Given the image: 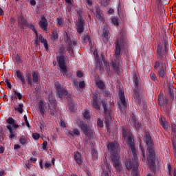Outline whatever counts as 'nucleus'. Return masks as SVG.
Here are the masks:
<instances>
[{
  "label": "nucleus",
  "mask_w": 176,
  "mask_h": 176,
  "mask_svg": "<svg viewBox=\"0 0 176 176\" xmlns=\"http://www.w3.org/2000/svg\"><path fill=\"white\" fill-rule=\"evenodd\" d=\"M38 109L41 115H45V112H46V111H45V103H43V100H40L38 102Z\"/></svg>",
  "instance_id": "31"
},
{
  "label": "nucleus",
  "mask_w": 176,
  "mask_h": 176,
  "mask_svg": "<svg viewBox=\"0 0 176 176\" xmlns=\"http://www.w3.org/2000/svg\"><path fill=\"white\" fill-rule=\"evenodd\" d=\"M150 78L151 80H153V81L156 80V74H155V73L153 72L150 73Z\"/></svg>",
  "instance_id": "54"
},
{
  "label": "nucleus",
  "mask_w": 176,
  "mask_h": 176,
  "mask_svg": "<svg viewBox=\"0 0 176 176\" xmlns=\"http://www.w3.org/2000/svg\"><path fill=\"white\" fill-rule=\"evenodd\" d=\"M103 95L104 97H109V96H111V92L109 91H104Z\"/></svg>",
  "instance_id": "61"
},
{
  "label": "nucleus",
  "mask_w": 176,
  "mask_h": 176,
  "mask_svg": "<svg viewBox=\"0 0 176 176\" xmlns=\"http://www.w3.org/2000/svg\"><path fill=\"white\" fill-rule=\"evenodd\" d=\"M28 21L23 16H19L18 18V25L19 28L24 30L27 27Z\"/></svg>",
  "instance_id": "18"
},
{
  "label": "nucleus",
  "mask_w": 176,
  "mask_h": 176,
  "mask_svg": "<svg viewBox=\"0 0 176 176\" xmlns=\"http://www.w3.org/2000/svg\"><path fill=\"white\" fill-rule=\"evenodd\" d=\"M14 93L15 94V96L18 97L19 100H21V98H23V95L19 92H17V91H14Z\"/></svg>",
  "instance_id": "51"
},
{
  "label": "nucleus",
  "mask_w": 176,
  "mask_h": 176,
  "mask_svg": "<svg viewBox=\"0 0 176 176\" xmlns=\"http://www.w3.org/2000/svg\"><path fill=\"white\" fill-rule=\"evenodd\" d=\"M83 115H84L85 119H89V118H90V114H89V111H85Z\"/></svg>",
  "instance_id": "59"
},
{
  "label": "nucleus",
  "mask_w": 176,
  "mask_h": 176,
  "mask_svg": "<svg viewBox=\"0 0 176 176\" xmlns=\"http://www.w3.org/2000/svg\"><path fill=\"white\" fill-rule=\"evenodd\" d=\"M68 134H69L71 137H74V135H80V132L78 129H74L73 131H69Z\"/></svg>",
  "instance_id": "35"
},
{
  "label": "nucleus",
  "mask_w": 176,
  "mask_h": 176,
  "mask_svg": "<svg viewBox=\"0 0 176 176\" xmlns=\"http://www.w3.org/2000/svg\"><path fill=\"white\" fill-rule=\"evenodd\" d=\"M167 167H168V174L170 176H176V168H175L173 170V174L172 172L173 167L171 166V164L168 163L167 164Z\"/></svg>",
  "instance_id": "33"
},
{
  "label": "nucleus",
  "mask_w": 176,
  "mask_h": 176,
  "mask_svg": "<svg viewBox=\"0 0 176 176\" xmlns=\"http://www.w3.org/2000/svg\"><path fill=\"white\" fill-rule=\"evenodd\" d=\"M92 98V105L94 108H95L96 111H100V105H101V102H100V100H98V98H97L96 96H93Z\"/></svg>",
  "instance_id": "23"
},
{
  "label": "nucleus",
  "mask_w": 176,
  "mask_h": 176,
  "mask_svg": "<svg viewBox=\"0 0 176 176\" xmlns=\"http://www.w3.org/2000/svg\"><path fill=\"white\" fill-rule=\"evenodd\" d=\"M23 107H24L23 104H19L18 107L17 106L14 107V109L19 112V113H23Z\"/></svg>",
  "instance_id": "39"
},
{
  "label": "nucleus",
  "mask_w": 176,
  "mask_h": 176,
  "mask_svg": "<svg viewBox=\"0 0 176 176\" xmlns=\"http://www.w3.org/2000/svg\"><path fill=\"white\" fill-rule=\"evenodd\" d=\"M72 45H73V46H76V45H78V41H74L73 43L72 41H70V43L68 45L67 50L72 57V56H74V47H72Z\"/></svg>",
  "instance_id": "28"
},
{
  "label": "nucleus",
  "mask_w": 176,
  "mask_h": 176,
  "mask_svg": "<svg viewBox=\"0 0 176 176\" xmlns=\"http://www.w3.org/2000/svg\"><path fill=\"white\" fill-rule=\"evenodd\" d=\"M102 36H103L104 42H108V39H109V29H108V27H103Z\"/></svg>",
  "instance_id": "22"
},
{
  "label": "nucleus",
  "mask_w": 176,
  "mask_h": 176,
  "mask_svg": "<svg viewBox=\"0 0 176 176\" xmlns=\"http://www.w3.org/2000/svg\"><path fill=\"white\" fill-rule=\"evenodd\" d=\"M133 82L135 83V89L133 90V98L135 100V102L138 104V105H141L142 102V98H141V92H140V87L138 84V74L137 73H135L133 74Z\"/></svg>",
  "instance_id": "9"
},
{
  "label": "nucleus",
  "mask_w": 176,
  "mask_h": 176,
  "mask_svg": "<svg viewBox=\"0 0 176 176\" xmlns=\"http://www.w3.org/2000/svg\"><path fill=\"white\" fill-rule=\"evenodd\" d=\"M122 135L124 138H127L129 148H130L132 152V155H135V153H137L135 152V143H134V136L133 135V133L130 132V130H129V129L123 127Z\"/></svg>",
  "instance_id": "8"
},
{
  "label": "nucleus",
  "mask_w": 176,
  "mask_h": 176,
  "mask_svg": "<svg viewBox=\"0 0 176 176\" xmlns=\"http://www.w3.org/2000/svg\"><path fill=\"white\" fill-rule=\"evenodd\" d=\"M124 46V40L118 38L116 41V52H115V57H116V62L112 63L113 68L114 71L116 72H120V69L119 68V65H120V52H122V47Z\"/></svg>",
  "instance_id": "5"
},
{
  "label": "nucleus",
  "mask_w": 176,
  "mask_h": 176,
  "mask_svg": "<svg viewBox=\"0 0 176 176\" xmlns=\"http://www.w3.org/2000/svg\"><path fill=\"white\" fill-rule=\"evenodd\" d=\"M159 122L162 129H164L165 131H168V129H170V122L166 120V117H164V116H160Z\"/></svg>",
  "instance_id": "14"
},
{
  "label": "nucleus",
  "mask_w": 176,
  "mask_h": 176,
  "mask_svg": "<svg viewBox=\"0 0 176 176\" xmlns=\"http://www.w3.org/2000/svg\"><path fill=\"white\" fill-rule=\"evenodd\" d=\"M111 21L114 25H119V21H118V19L112 18Z\"/></svg>",
  "instance_id": "55"
},
{
  "label": "nucleus",
  "mask_w": 176,
  "mask_h": 176,
  "mask_svg": "<svg viewBox=\"0 0 176 176\" xmlns=\"http://www.w3.org/2000/svg\"><path fill=\"white\" fill-rule=\"evenodd\" d=\"M80 89H85V81H81L79 82Z\"/></svg>",
  "instance_id": "63"
},
{
  "label": "nucleus",
  "mask_w": 176,
  "mask_h": 176,
  "mask_svg": "<svg viewBox=\"0 0 176 176\" xmlns=\"http://www.w3.org/2000/svg\"><path fill=\"white\" fill-rule=\"evenodd\" d=\"M133 155L132 160H128L126 162V167L128 170H132V176H140L138 175V166H140V162H138V157H137V153H135V154Z\"/></svg>",
  "instance_id": "7"
},
{
  "label": "nucleus",
  "mask_w": 176,
  "mask_h": 176,
  "mask_svg": "<svg viewBox=\"0 0 176 176\" xmlns=\"http://www.w3.org/2000/svg\"><path fill=\"white\" fill-rule=\"evenodd\" d=\"M48 101L52 107H55V105H56V99L54 98V97H53V96L50 95L49 96Z\"/></svg>",
  "instance_id": "37"
},
{
  "label": "nucleus",
  "mask_w": 176,
  "mask_h": 176,
  "mask_svg": "<svg viewBox=\"0 0 176 176\" xmlns=\"http://www.w3.org/2000/svg\"><path fill=\"white\" fill-rule=\"evenodd\" d=\"M38 25L40 28L43 29L44 31L47 30V26L49 24L47 23V19L44 16H41V20L38 22Z\"/></svg>",
  "instance_id": "19"
},
{
  "label": "nucleus",
  "mask_w": 176,
  "mask_h": 176,
  "mask_svg": "<svg viewBox=\"0 0 176 176\" xmlns=\"http://www.w3.org/2000/svg\"><path fill=\"white\" fill-rule=\"evenodd\" d=\"M28 141H30V139L28 138H19V142L20 144H21V145H25V144H27V142H28Z\"/></svg>",
  "instance_id": "38"
},
{
  "label": "nucleus",
  "mask_w": 176,
  "mask_h": 176,
  "mask_svg": "<svg viewBox=\"0 0 176 176\" xmlns=\"http://www.w3.org/2000/svg\"><path fill=\"white\" fill-rule=\"evenodd\" d=\"M58 53H59L60 56H65L64 54H65V49H64L63 47H61L58 50Z\"/></svg>",
  "instance_id": "50"
},
{
  "label": "nucleus",
  "mask_w": 176,
  "mask_h": 176,
  "mask_svg": "<svg viewBox=\"0 0 176 176\" xmlns=\"http://www.w3.org/2000/svg\"><path fill=\"white\" fill-rule=\"evenodd\" d=\"M109 124H111V116H109V113L107 118H106V126L107 129H109Z\"/></svg>",
  "instance_id": "46"
},
{
  "label": "nucleus",
  "mask_w": 176,
  "mask_h": 176,
  "mask_svg": "<svg viewBox=\"0 0 176 176\" xmlns=\"http://www.w3.org/2000/svg\"><path fill=\"white\" fill-rule=\"evenodd\" d=\"M38 39H39L41 43L43 44L44 47L46 49V50H49V45H47V40L45 39V38H43V36H42V34H40L38 36Z\"/></svg>",
  "instance_id": "30"
},
{
  "label": "nucleus",
  "mask_w": 176,
  "mask_h": 176,
  "mask_svg": "<svg viewBox=\"0 0 176 176\" xmlns=\"http://www.w3.org/2000/svg\"><path fill=\"white\" fill-rule=\"evenodd\" d=\"M23 118H24V120H25V122L26 124V126L28 127H31V125H30V122H28V118H27V116L24 115Z\"/></svg>",
  "instance_id": "53"
},
{
  "label": "nucleus",
  "mask_w": 176,
  "mask_h": 176,
  "mask_svg": "<svg viewBox=\"0 0 176 176\" xmlns=\"http://www.w3.org/2000/svg\"><path fill=\"white\" fill-rule=\"evenodd\" d=\"M102 176H109V172L111 171V168H109V165L108 164V163H104L102 165Z\"/></svg>",
  "instance_id": "25"
},
{
  "label": "nucleus",
  "mask_w": 176,
  "mask_h": 176,
  "mask_svg": "<svg viewBox=\"0 0 176 176\" xmlns=\"http://www.w3.org/2000/svg\"><path fill=\"white\" fill-rule=\"evenodd\" d=\"M76 27L78 34H83V31H85V21L79 19V21H77Z\"/></svg>",
  "instance_id": "17"
},
{
  "label": "nucleus",
  "mask_w": 176,
  "mask_h": 176,
  "mask_svg": "<svg viewBox=\"0 0 176 176\" xmlns=\"http://www.w3.org/2000/svg\"><path fill=\"white\" fill-rule=\"evenodd\" d=\"M140 149H141L142 153V162H145L146 160L145 157V149H144V146L142 145H140Z\"/></svg>",
  "instance_id": "40"
},
{
  "label": "nucleus",
  "mask_w": 176,
  "mask_h": 176,
  "mask_svg": "<svg viewBox=\"0 0 176 176\" xmlns=\"http://www.w3.org/2000/svg\"><path fill=\"white\" fill-rule=\"evenodd\" d=\"M172 134L173 136L171 138L172 145L176 144V122H172L170 124Z\"/></svg>",
  "instance_id": "20"
},
{
  "label": "nucleus",
  "mask_w": 176,
  "mask_h": 176,
  "mask_svg": "<svg viewBox=\"0 0 176 176\" xmlns=\"http://www.w3.org/2000/svg\"><path fill=\"white\" fill-rule=\"evenodd\" d=\"M98 126H99V127H103L104 126V122H102V120H101V119L98 118Z\"/></svg>",
  "instance_id": "52"
},
{
  "label": "nucleus",
  "mask_w": 176,
  "mask_h": 176,
  "mask_svg": "<svg viewBox=\"0 0 176 176\" xmlns=\"http://www.w3.org/2000/svg\"><path fill=\"white\" fill-rule=\"evenodd\" d=\"M32 81L35 85H39L41 83V76L38 72H33L32 73Z\"/></svg>",
  "instance_id": "21"
},
{
  "label": "nucleus",
  "mask_w": 176,
  "mask_h": 176,
  "mask_svg": "<svg viewBox=\"0 0 176 176\" xmlns=\"http://www.w3.org/2000/svg\"><path fill=\"white\" fill-rule=\"evenodd\" d=\"M76 75H77L78 78H82L83 76V73H82V72H80V70H78L76 72Z\"/></svg>",
  "instance_id": "62"
},
{
  "label": "nucleus",
  "mask_w": 176,
  "mask_h": 176,
  "mask_svg": "<svg viewBox=\"0 0 176 176\" xmlns=\"http://www.w3.org/2000/svg\"><path fill=\"white\" fill-rule=\"evenodd\" d=\"M173 101H176L175 88L173 85H169L168 94L164 96L163 94L161 92L160 93L157 99L160 111L164 112V115H166L167 118H170V116H171Z\"/></svg>",
  "instance_id": "2"
},
{
  "label": "nucleus",
  "mask_w": 176,
  "mask_h": 176,
  "mask_svg": "<svg viewBox=\"0 0 176 176\" xmlns=\"http://www.w3.org/2000/svg\"><path fill=\"white\" fill-rule=\"evenodd\" d=\"M93 13L98 19V21H105V19H104V14L102 13L101 8L97 7L94 10H93Z\"/></svg>",
  "instance_id": "16"
},
{
  "label": "nucleus",
  "mask_w": 176,
  "mask_h": 176,
  "mask_svg": "<svg viewBox=\"0 0 176 176\" xmlns=\"http://www.w3.org/2000/svg\"><path fill=\"white\" fill-rule=\"evenodd\" d=\"M32 138L34 140L38 141V140H39V138H41V135L39 133H32Z\"/></svg>",
  "instance_id": "48"
},
{
  "label": "nucleus",
  "mask_w": 176,
  "mask_h": 176,
  "mask_svg": "<svg viewBox=\"0 0 176 176\" xmlns=\"http://www.w3.org/2000/svg\"><path fill=\"white\" fill-rule=\"evenodd\" d=\"M49 114L51 115V116H54L55 113H56V107L55 106L54 107V108H50L49 110Z\"/></svg>",
  "instance_id": "45"
},
{
  "label": "nucleus",
  "mask_w": 176,
  "mask_h": 176,
  "mask_svg": "<svg viewBox=\"0 0 176 176\" xmlns=\"http://www.w3.org/2000/svg\"><path fill=\"white\" fill-rule=\"evenodd\" d=\"M92 157L94 159H98V153L96 150H93L91 151Z\"/></svg>",
  "instance_id": "49"
},
{
  "label": "nucleus",
  "mask_w": 176,
  "mask_h": 176,
  "mask_svg": "<svg viewBox=\"0 0 176 176\" xmlns=\"http://www.w3.org/2000/svg\"><path fill=\"white\" fill-rule=\"evenodd\" d=\"M101 102L103 107V113L107 116L109 113L108 111V103L105 100H102Z\"/></svg>",
  "instance_id": "32"
},
{
  "label": "nucleus",
  "mask_w": 176,
  "mask_h": 176,
  "mask_svg": "<svg viewBox=\"0 0 176 176\" xmlns=\"http://www.w3.org/2000/svg\"><path fill=\"white\" fill-rule=\"evenodd\" d=\"M131 126H133V127H135L136 130H140V129H141V123H140V122H138L137 119H135V116H132L131 120Z\"/></svg>",
  "instance_id": "26"
},
{
  "label": "nucleus",
  "mask_w": 176,
  "mask_h": 176,
  "mask_svg": "<svg viewBox=\"0 0 176 176\" xmlns=\"http://www.w3.org/2000/svg\"><path fill=\"white\" fill-rule=\"evenodd\" d=\"M107 149L111 155V162L113 163V167H115L117 173H120L122 171V166H120V162H119V144L116 142H109L107 144Z\"/></svg>",
  "instance_id": "4"
},
{
  "label": "nucleus",
  "mask_w": 176,
  "mask_h": 176,
  "mask_svg": "<svg viewBox=\"0 0 176 176\" xmlns=\"http://www.w3.org/2000/svg\"><path fill=\"white\" fill-rule=\"evenodd\" d=\"M6 127L10 133L9 138L12 140H14V137H16V131H13L12 125H7Z\"/></svg>",
  "instance_id": "29"
},
{
  "label": "nucleus",
  "mask_w": 176,
  "mask_h": 176,
  "mask_svg": "<svg viewBox=\"0 0 176 176\" xmlns=\"http://www.w3.org/2000/svg\"><path fill=\"white\" fill-rule=\"evenodd\" d=\"M15 60L16 61V64H23V60H21V56H20V55L17 54Z\"/></svg>",
  "instance_id": "44"
},
{
  "label": "nucleus",
  "mask_w": 176,
  "mask_h": 176,
  "mask_svg": "<svg viewBox=\"0 0 176 176\" xmlns=\"http://www.w3.org/2000/svg\"><path fill=\"white\" fill-rule=\"evenodd\" d=\"M15 75H16V78L18 79H19V80L21 82L23 89L25 87L26 83H28V85H29V86H32L33 81L31 79V78H26V80H25V78H24V74H23V72H21L20 71H16L15 72Z\"/></svg>",
  "instance_id": "10"
},
{
  "label": "nucleus",
  "mask_w": 176,
  "mask_h": 176,
  "mask_svg": "<svg viewBox=\"0 0 176 176\" xmlns=\"http://www.w3.org/2000/svg\"><path fill=\"white\" fill-rule=\"evenodd\" d=\"M77 14H78V21H79V19L81 20H83V13L82 12V10H78L77 11Z\"/></svg>",
  "instance_id": "47"
},
{
  "label": "nucleus",
  "mask_w": 176,
  "mask_h": 176,
  "mask_svg": "<svg viewBox=\"0 0 176 176\" xmlns=\"http://www.w3.org/2000/svg\"><path fill=\"white\" fill-rule=\"evenodd\" d=\"M74 160L76 161L77 164H78L79 166H81V164H82V155H81L80 153H79L78 151L74 152Z\"/></svg>",
  "instance_id": "27"
},
{
  "label": "nucleus",
  "mask_w": 176,
  "mask_h": 176,
  "mask_svg": "<svg viewBox=\"0 0 176 176\" xmlns=\"http://www.w3.org/2000/svg\"><path fill=\"white\" fill-rule=\"evenodd\" d=\"M54 86L56 90L57 96L60 100L63 101L67 100L69 102H72V98H71V94H69V92H68V91L66 90L64 87L61 86V83H60V82L56 81Z\"/></svg>",
  "instance_id": "6"
},
{
  "label": "nucleus",
  "mask_w": 176,
  "mask_h": 176,
  "mask_svg": "<svg viewBox=\"0 0 176 176\" xmlns=\"http://www.w3.org/2000/svg\"><path fill=\"white\" fill-rule=\"evenodd\" d=\"M58 27H64V18L59 16L56 19Z\"/></svg>",
  "instance_id": "36"
},
{
  "label": "nucleus",
  "mask_w": 176,
  "mask_h": 176,
  "mask_svg": "<svg viewBox=\"0 0 176 176\" xmlns=\"http://www.w3.org/2000/svg\"><path fill=\"white\" fill-rule=\"evenodd\" d=\"M80 126L81 130H82L85 135H87V137H88V138H90L91 137L92 132H91V130H90V129H89L87 124L84 123L83 122H81L80 123Z\"/></svg>",
  "instance_id": "15"
},
{
  "label": "nucleus",
  "mask_w": 176,
  "mask_h": 176,
  "mask_svg": "<svg viewBox=\"0 0 176 176\" xmlns=\"http://www.w3.org/2000/svg\"><path fill=\"white\" fill-rule=\"evenodd\" d=\"M6 123H8L7 126H12V129L14 130V129H18V127L19 126V124H16V122H14V119H13V118L12 117H9L6 120Z\"/></svg>",
  "instance_id": "24"
},
{
  "label": "nucleus",
  "mask_w": 176,
  "mask_h": 176,
  "mask_svg": "<svg viewBox=\"0 0 176 176\" xmlns=\"http://www.w3.org/2000/svg\"><path fill=\"white\" fill-rule=\"evenodd\" d=\"M164 46L163 50V45ZM162 43H159L157 46L156 56L157 60L155 61L154 65L155 69H158L157 75L160 78H166L167 75V66L166 63H168L170 58L168 53L170 50V43H168V38H164Z\"/></svg>",
  "instance_id": "1"
},
{
  "label": "nucleus",
  "mask_w": 176,
  "mask_h": 176,
  "mask_svg": "<svg viewBox=\"0 0 176 176\" xmlns=\"http://www.w3.org/2000/svg\"><path fill=\"white\" fill-rule=\"evenodd\" d=\"M56 60L60 69L62 71L63 76L67 75V65H65V56H58L56 57Z\"/></svg>",
  "instance_id": "11"
},
{
  "label": "nucleus",
  "mask_w": 176,
  "mask_h": 176,
  "mask_svg": "<svg viewBox=\"0 0 176 176\" xmlns=\"http://www.w3.org/2000/svg\"><path fill=\"white\" fill-rule=\"evenodd\" d=\"M6 84L7 85L9 89H12V84H10V82L9 81V80L7 79L6 80Z\"/></svg>",
  "instance_id": "64"
},
{
  "label": "nucleus",
  "mask_w": 176,
  "mask_h": 176,
  "mask_svg": "<svg viewBox=\"0 0 176 176\" xmlns=\"http://www.w3.org/2000/svg\"><path fill=\"white\" fill-rule=\"evenodd\" d=\"M51 36L54 41H56V39H58V34L57 33V31L56 30L53 31Z\"/></svg>",
  "instance_id": "42"
},
{
  "label": "nucleus",
  "mask_w": 176,
  "mask_h": 176,
  "mask_svg": "<svg viewBox=\"0 0 176 176\" xmlns=\"http://www.w3.org/2000/svg\"><path fill=\"white\" fill-rule=\"evenodd\" d=\"M96 85H97L99 89H100V90H102V89H104L105 87V85L104 84V82H102L101 80L96 82Z\"/></svg>",
  "instance_id": "41"
},
{
  "label": "nucleus",
  "mask_w": 176,
  "mask_h": 176,
  "mask_svg": "<svg viewBox=\"0 0 176 176\" xmlns=\"http://www.w3.org/2000/svg\"><path fill=\"white\" fill-rule=\"evenodd\" d=\"M144 141L147 146L146 149V160L149 168L153 173H156V151L155 150V144L152 136L149 132H146L144 135Z\"/></svg>",
  "instance_id": "3"
},
{
  "label": "nucleus",
  "mask_w": 176,
  "mask_h": 176,
  "mask_svg": "<svg viewBox=\"0 0 176 176\" xmlns=\"http://www.w3.org/2000/svg\"><path fill=\"white\" fill-rule=\"evenodd\" d=\"M25 168H31V167H32V164H30V162H28V161H27L25 163Z\"/></svg>",
  "instance_id": "56"
},
{
  "label": "nucleus",
  "mask_w": 176,
  "mask_h": 176,
  "mask_svg": "<svg viewBox=\"0 0 176 176\" xmlns=\"http://www.w3.org/2000/svg\"><path fill=\"white\" fill-rule=\"evenodd\" d=\"M26 27H28V28H30V30H33V31H35V28L34 27V25L32 24H29L28 23V25H26Z\"/></svg>",
  "instance_id": "60"
},
{
  "label": "nucleus",
  "mask_w": 176,
  "mask_h": 176,
  "mask_svg": "<svg viewBox=\"0 0 176 176\" xmlns=\"http://www.w3.org/2000/svg\"><path fill=\"white\" fill-rule=\"evenodd\" d=\"M10 98L12 101H17V96H16V94H12Z\"/></svg>",
  "instance_id": "57"
},
{
  "label": "nucleus",
  "mask_w": 176,
  "mask_h": 176,
  "mask_svg": "<svg viewBox=\"0 0 176 176\" xmlns=\"http://www.w3.org/2000/svg\"><path fill=\"white\" fill-rule=\"evenodd\" d=\"M90 41V36L86 34L84 36L83 39L82 41V43H87Z\"/></svg>",
  "instance_id": "43"
},
{
  "label": "nucleus",
  "mask_w": 176,
  "mask_h": 176,
  "mask_svg": "<svg viewBox=\"0 0 176 176\" xmlns=\"http://www.w3.org/2000/svg\"><path fill=\"white\" fill-rule=\"evenodd\" d=\"M42 145L43 151H46L47 149V142L44 141Z\"/></svg>",
  "instance_id": "58"
},
{
  "label": "nucleus",
  "mask_w": 176,
  "mask_h": 176,
  "mask_svg": "<svg viewBox=\"0 0 176 176\" xmlns=\"http://www.w3.org/2000/svg\"><path fill=\"white\" fill-rule=\"evenodd\" d=\"M118 96L121 102V104L118 103L119 109H120L121 112H124V109L127 108V102H126V96H124V91L120 89L119 91Z\"/></svg>",
  "instance_id": "13"
},
{
  "label": "nucleus",
  "mask_w": 176,
  "mask_h": 176,
  "mask_svg": "<svg viewBox=\"0 0 176 176\" xmlns=\"http://www.w3.org/2000/svg\"><path fill=\"white\" fill-rule=\"evenodd\" d=\"M67 6V9L68 10V12H71L72 10V5L74 4V0H65Z\"/></svg>",
  "instance_id": "34"
},
{
  "label": "nucleus",
  "mask_w": 176,
  "mask_h": 176,
  "mask_svg": "<svg viewBox=\"0 0 176 176\" xmlns=\"http://www.w3.org/2000/svg\"><path fill=\"white\" fill-rule=\"evenodd\" d=\"M95 60L96 63V69L102 71V67H107V61H105V58H104V55L101 54L100 59V56L96 54V55H95Z\"/></svg>",
  "instance_id": "12"
}]
</instances>
